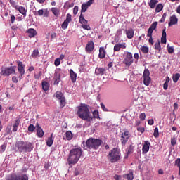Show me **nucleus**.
I'll list each match as a JSON object with an SVG mask.
<instances>
[{
	"instance_id": "7c9ffc66",
	"label": "nucleus",
	"mask_w": 180,
	"mask_h": 180,
	"mask_svg": "<svg viewBox=\"0 0 180 180\" xmlns=\"http://www.w3.org/2000/svg\"><path fill=\"white\" fill-rule=\"evenodd\" d=\"M66 139L70 141L72 140V138L74 137V134H72V132L71 131H67L65 133Z\"/></svg>"
},
{
	"instance_id": "412c9836",
	"label": "nucleus",
	"mask_w": 180,
	"mask_h": 180,
	"mask_svg": "<svg viewBox=\"0 0 180 180\" xmlns=\"http://www.w3.org/2000/svg\"><path fill=\"white\" fill-rule=\"evenodd\" d=\"M120 49H126V44H116L114 46V51H120Z\"/></svg>"
},
{
	"instance_id": "6e6d98bb",
	"label": "nucleus",
	"mask_w": 180,
	"mask_h": 180,
	"mask_svg": "<svg viewBox=\"0 0 180 180\" xmlns=\"http://www.w3.org/2000/svg\"><path fill=\"white\" fill-rule=\"evenodd\" d=\"M54 64H55L56 67H58V65H59L60 64H61V62H60V58H56V59L55 60Z\"/></svg>"
},
{
	"instance_id": "aec40b11",
	"label": "nucleus",
	"mask_w": 180,
	"mask_h": 180,
	"mask_svg": "<svg viewBox=\"0 0 180 180\" xmlns=\"http://www.w3.org/2000/svg\"><path fill=\"white\" fill-rule=\"evenodd\" d=\"M27 33L30 38L34 37L37 34V32L33 28L28 29Z\"/></svg>"
},
{
	"instance_id": "20e7f679",
	"label": "nucleus",
	"mask_w": 180,
	"mask_h": 180,
	"mask_svg": "<svg viewBox=\"0 0 180 180\" xmlns=\"http://www.w3.org/2000/svg\"><path fill=\"white\" fill-rule=\"evenodd\" d=\"M81 155H82V149H81V148H75L71 149L70 150L69 156L68 158L69 165L77 164L78 161H79Z\"/></svg>"
},
{
	"instance_id": "37998d69",
	"label": "nucleus",
	"mask_w": 180,
	"mask_h": 180,
	"mask_svg": "<svg viewBox=\"0 0 180 180\" xmlns=\"http://www.w3.org/2000/svg\"><path fill=\"white\" fill-rule=\"evenodd\" d=\"M127 154H132L134 150V146H133L132 145H130L128 148H127Z\"/></svg>"
},
{
	"instance_id": "ea45409f",
	"label": "nucleus",
	"mask_w": 180,
	"mask_h": 180,
	"mask_svg": "<svg viewBox=\"0 0 180 180\" xmlns=\"http://www.w3.org/2000/svg\"><path fill=\"white\" fill-rule=\"evenodd\" d=\"M34 130H36V127H34L33 124H30L28 127V131L33 133Z\"/></svg>"
},
{
	"instance_id": "680f3d73",
	"label": "nucleus",
	"mask_w": 180,
	"mask_h": 180,
	"mask_svg": "<svg viewBox=\"0 0 180 180\" xmlns=\"http://www.w3.org/2000/svg\"><path fill=\"white\" fill-rule=\"evenodd\" d=\"M60 79H53V85H58L60 84Z\"/></svg>"
},
{
	"instance_id": "603ef678",
	"label": "nucleus",
	"mask_w": 180,
	"mask_h": 180,
	"mask_svg": "<svg viewBox=\"0 0 180 180\" xmlns=\"http://www.w3.org/2000/svg\"><path fill=\"white\" fill-rule=\"evenodd\" d=\"M167 18V13H163L162 18L160 20V23H162L164 22H165V19Z\"/></svg>"
},
{
	"instance_id": "8fccbe9b",
	"label": "nucleus",
	"mask_w": 180,
	"mask_h": 180,
	"mask_svg": "<svg viewBox=\"0 0 180 180\" xmlns=\"http://www.w3.org/2000/svg\"><path fill=\"white\" fill-rule=\"evenodd\" d=\"M167 51L169 54H172V53H174V46H169V45H167Z\"/></svg>"
},
{
	"instance_id": "c9c22d12",
	"label": "nucleus",
	"mask_w": 180,
	"mask_h": 180,
	"mask_svg": "<svg viewBox=\"0 0 180 180\" xmlns=\"http://www.w3.org/2000/svg\"><path fill=\"white\" fill-rule=\"evenodd\" d=\"M33 13L35 16H37V15H39V16H43L44 11H43V9H41L38 11H34Z\"/></svg>"
},
{
	"instance_id": "69168bd1",
	"label": "nucleus",
	"mask_w": 180,
	"mask_h": 180,
	"mask_svg": "<svg viewBox=\"0 0 180 180\" xmlns=\"http://www.w3.org/2000/svg\"><path fill=\"white\" fill-rule=\"evenodd\" d=\"M95 0H89L86 4L89 6H91L92 5V4H94V1Z\"/></svg>"
},
{
	"instance_id": "7ed1b4c3",
	"label": "nucleus",
	"mask_w": 180,
	"mask_h": 180,
	"mask_svg": "<svg viewBox=\"0 0 180 180\" xmlns=\"http://www.w3.org/2000/svg\"><path fill=\"white\" fill-rule=\"evenodd\" d=\"M33 144L30 142L18 141L15 145V150L18 153H30L33 151Z\"/></svg>"
},
{
	"instance_id": "c756f323",
	"label": "nucleus",
	"mask_w": 180,
	"mask_h": 180,
	"mask_svg": "<svg viewBox=\"0 0 180 180\" xmlns=\"http://www.w3.org/2000/svg\"><path fill=\"white\" fill-rule=\"evenodd\" d=\"M50 88V84L47 82H42V89L44 91H48Z\"/></svg>"
},
{
	"instance_id": "473e14b6",
	"label": "nucleus",
	"mask_w": 180,
	"mask_h": 180,
	"mask_svg": "<svg viewBox=\"0 0 180 180\" xmlns=\"http://www.w3.org/2000/svg\"><path fill=\"white\" fill-rule=\"evenodd\" d=\"M51 12L54 14V16H58V15H60V9L58 8L53 7L51 8Z\"/></svg>"
},
{
	"instance_id": "09e8293b",
	"label": "nucleus",
	"mask_w": 180,
	"mask_h": 180,
	"mask_svg": "<svg viewBox=\"0 0 180 180\" xmlns=\"http://www.w3.org/2000/svg\"><path fill=\"white\" fill-rule=\"evenodd\" d=\"M6 134H11L12 128L11 127V125L7 126V127L6 129Z\"/></svg>"
},
{
	"instance_id": "13d9d810",
	"label": "nucleus",
	"mask_w": 180,
	"mask_h": 180,
	"mask_svg": "<svg viewBox=\"0 0 180 180\" xmlns=\"http://www.w3.org/2000/svg\"><path fill=\"white\" fill-rule=\"evenodd\" d=\"M9 2L10 5H11L13 8H15V6H18V5H16V2L14 0H9Z\"/></svg>"
},
{
	"instance_id": "423d86ee",
	"label": "nucleus",
	"mask_w": 180,
	"mask_h": 180,
	"mask_svg": "<svg viewBox=\"0 0 180 180\" xmlns=\"http://www.w3.org/2000/svg\"><path fill=\"white\" fill-rule=\"evenodd\" d=\"M124 58L123 60L124 64L127 65V67H130L131 64H133L134 60H133V54L130 52H124Z\"/></svg>"
},
{
	"instance_id": "338daca9",
	"label": "nucleus",
	"mask_w": 180,
	"mask_h": 180,
	"mask_svg": "<svg viewBox=\"0 0 180 180\" xmlns=\"http://www.w3.org/2000/svg\"><path fill=\"white\" fill-rule=\"evenodd\" d=\"M137 130L138 131H140V133H144L145 131L144 127H139Z\"/></svg>"
},
{
	"instance_id": "774afa93",
	"label": "nucleus",
	"mask_w": 180,
	"mask_h": 180,
	"mask_svg": "<svg viewBox=\"0 0 180 180\" xmlns=\"http://www.w3.org/2000/svg\"><path fill=\"white\" fill-rule=\"evenodd\" d=\"M11 23H15V15H11Z\"/></svg>"
},
{
	"instance_id": "72a5a7b5",
	"label": "nucleus",
	"mask_w": 180,
	"mask_h": 180,
	"mask_svg": "<svg viewBox=\"0 0 180 180\" xmlns=\"http://www.w3.org/2000/svg\"><path fill=\"white\" fill-rule=\"evenodd\" d=\"M164 9V5H162V4H159L156 8H155V11L158 13V12H161V11Z\"/></svg>"
},
{
	"instance_id": "4c0bfd02",
	"label": "nucleus",
	"mask_w": 180,
	"mask_h": 180,
	"mask_svg": "<svg viewBox=\"0 0 180 180\" xmlns=\"http://www.w3.org/2000/svg\"><path fill=\"white\" fill-rule=\"evenodd\" d=\"M180 78V74L176 73L174 75H173V81L174 82H178V80Z\"/></svg>"
},
{
	"instance_id": "4468645a",
	"label": "nucleus",
	"mask_w": 180,
	"mask_h": 180,
	"mask_svg": "<svg viewBox=\"0 0 180 180\" xmlns=\"http://www.w3.org/2000/svg\"><path fill=\"white\" fill-rule=\"evenodd\" d=\"M25 65H23V62H20V61L18 62V72L20 74V76L18 77V78H20V79L22 78V77H23V75H25Z\"/></svg>"
},
{
	"instance_id": "0e129e2a",
	"label": "nucleus",
	"mask_w": 180,
	"mask_h": 180,
	"mask_svg": "<svg viewBox=\"0 0 180 180\" xmlns=\"http://www.w3.org/2000/svg\"><path fill=\"white\" fill-rule=\"evenodd\" d=\"M148 124H149L150 126H153V124H154V120L150 119L148 121Z\"/></svg>"
},
{
	"instance_id": "c85d7f7f",
	"label": "nucleus",
	"mask_w": 180,
	"mask_h": 180,
	"mask_svg": "<svg viewBox=\"0 0 180 180\" xmlns=\"http://www.w3.org/2000/svg\"><path fill=\"white\" fill-rule=\"evenodd\" d=\"M53 134H51V136L48 138L46 146H48V147H51L53 146Z\"/></svg>"
},
{
	"instance_id": "39448f33",
	"label": "nucleus",
	"mask_w": 180,
	"mask_h": 180,
	"mask_svg": "<svg viewBox=\"0 0 180 180\" xmlns=\"http://www.w3.org/2000/svg\"><path fill=\"white\" fill-rule=\"evenodd\" d=\"M108 159L110 161L112 164L115 162H117L119 160H120V150L117 148H112L108 155Z\"/></svg>"
},
{
	"instance_id": "0eeeda50",
	"label": "nucleus",
	"mask_w": 180,
	"mask_h": 180,
	"mask_svg": "<svg viewBox=\"0 0 180 180\" xmlns=\"http://www.w3.org/2000/svg\"><path fill=\"white\" fill-rule=\"evenodd\" d=\"M11 74H16L15 67L11 66L1 68V75H4V77H9Z\"/></svg>"
},
{
	"instance_id": "bf43d9fd",
	"label": "nucleus",
	"mask_w": 180,
	"mask_h": 180,
	"mask_svg": "<svg viewBox=\"0 0 180 180\" xmlns=\"http://www.w3.org/2000/svg\"><path fill=\"white\" fill-rule=\"evenodd\" d=\"M139 119L141 120H146V113L145 112L141 113V115L139 116Z\"/></svg>"
},
{
	"instance_id": "e2e57ef3",
	"label": "nucleus",
	"mask_w": 180,
	"mask_h": 180,
	"mask_svg": "<svg viewBox=\"0 0 180 180\" xmlns=\"http://www.w3.org/2000/svg\"><path fill=\"white\" fill-rule=\"evenodd\" d=\"M73 13L75 15H77L78 13V6H75L73 8Z\"/></svg>"
},
{
	"instance_id": "49530a36",
	"label": "nucleus",
	"mask_w": 180,
	"mask_h": 180,
	"mask_svg": "<svg viewBox=\"0 0 180 180\" xmlns=\"http://www.w3.org/2000/svg\"><path fill=\"white\" fill-rule=\"evenodd\" d=\"M19 126V122L16 121L13 124V131H18V127Z\"/></svg>"
},
{
	"instance_id": "5701e85b",
	"label": "nucleus",
	"mask_w": 180,
	"mask_h": 180,
	"mask_svg": "<svg viewBox=\"0 0 180 180\" xmlns=\"http://www.w3.org/2000/svg\"><path fill=\"white\" fill-rule=\"evenodd\" d=\"M105 57H106V51H105V48L100 47L98 58H105Z\"/></svg>"
},
{
	"instance_id": "f257e3e1",
	"label": "nucleus",
	"mask_w": 180,
	"mask_h": 180,
	"mask_svg": "<svg viewBox=\"0 0 180 180\" xmlns=\"http://www.w3.org/2000/svg\"><path fill=\"white\" fill-rule=\"evenodd\" d=\"M77 109V115L82 120H85L86 122H92L94 120V117L91 115L88 104L80 103Z\"/></svg>"
},
{
	"instance_id": "c03bdc74",
	"label": "nucleus",
	"mask_w": 180,
	"mask_h": 180,
	"mask_svg": "<svg viewBox=\"0 0 180 180\" xmlns=\"http://www.w3.org/2000/svg\"><path fill=\"white\" fill-rule=\"evenodd\" d=\"M155 50L161 51V42H160V41H158V42L155 44Z\"/></svg>"
},
{
	"instance_id": "f03ea898",
	"label": "nucleus",
	"mask_w": 180,
	"mask_h": 180,
	"mask_svg": "<svg viewBox=\"0 0 180 180\" xmlns=\"http://www.w3.org/2000/svg\"><path fill=\"white\" fill-rule=\"evenodd\" d=\"M103 141L101 139L89 138L86 141L82 142V147L84 150H98L101 147Z\"/></svg>"
},
{
	"instance_id": "a18cd8bd",
	"label": "nucleus",
	"mask_w": 180,
	"mask_h": 180,
	"mask_svg": "<svg viewBox=\"0 0 180 180\" xmlns=\"http://www.w3.org/2000/svg\"><path fill=\"white\" fill-rule=\"evenodd\" d=\"M157 25H158V22H154L150 27H149V29H152V30H155V29H157Z\"/></svg>"
},
{
	"instance_id": "2eb2a0df",
	"label": "nucleus",
	"mask_w": 180,
	"mask_h": 180,
	"mask_svg": "<svg viewBox=\"0 0 180 180\" xmlns=\"http://www.w3.org/2000/svg\"><path fill=\"white\" fill-rule=\"evenodd\" d=\"M150 146H151V143L148 141L144 142L142 148V154H147L150 151Z\"/></svg>"
},
{
	"instance_id": "a878e982",
	"label": "nucleus",
	"mask_w": 180,
	"mask_h": 180,
	"mask_svg": "<svg viewBox=\"0 0 180 180\" xmlns=\"http://www.w3.org/2000/svg\"><path fill=\"white\" fill-rule=\"evenodd\" d=\"M53 79H61V69L57 68L53 75Z\"/></svg>"
},
{
	"instance_id": "f704fd0d",
	"label": "nucleus",
	"mask_w": 180,
	"mask_h": 180,
	"mask_svg": "<svg viewBox=\"0 0 180 180\" xmlns=\"http://www.w3.org/2000/svg\"><path fill=\"white\" fill-rule=\"evenodd\" d=\"M89 7V6L88 4H86V3L83 4L82 5L81 13H82L83 12L84 13L86 11H88Z\"/></svg>"
},
{
	"instance_id": "6e6552de",
	"label": "nucleus",
	"mask_w": 180,
	"mask_h": 180,
	"mask_svg": "<svg viewBox=\"0 0 180 180\" xmlns=\"http://www.w3.org/2000/svg\"><path fill=\"white\" fill-rule=\"evenodd\" d=\"M143 84L146 86H148L151 84V77H150V70L145 69L143 74Z\"/></svg>"
},
{
	"instance_id": "a19ab883",
	"label": "nucleus",
	"mask_w": 180,
	"mask_h": 180,
	"mask_svg": "<svg viewBox=\"0 0 180 180\" xmlns=\"http://www.w3.org/2000/svg\"><path fill=\"white\" fill-rule=\"evenodd\" d=\"M141 50L143 54H147L149 51L148 47L144 46L141 48Z\"/></svg>"
},
{
	"instance_id": "6ab92c4d",
	"label": "nucleus",
	"mask_w": 180,
	"mask_h": 180,
	"mask_svg": "<svg viewBox=\"0 0 180 180\" xmlns=\"http://www.w3.org/2000/svg\"><path fill=\"white\" fill-rule=\"evenodd\" d=\"M94 47H95V46L94 45V41H89L86 46V51L88 53H91V51H94Z\"/></svg>"
},
{
	"instance_id": "bb28decb",
	"label": "nucleus",
	"mask_w": 180,
	"mask_h": 180,
	"mask_svg": "<svg viewBox=\"0 0 180 180\" xmlns=\"http://www.w3.org/2000/svg\"><path fill=\"white\" fill-rule=\"evenodd\" d=\"M161 43L162 44H165L167 43V32H165V29H163L162 30Z\"/></svg>"
},
{
	"instance_id": "3c124183",
	"label": "nucleus",
	"mask_w": 180,
	"mask_h": 180,
	"mask_svg": "<svg viewBox=\"0 0 180 180\" xmlns=\"http://www.w3.org/2000/svg\"><path fill=\"white\" fill-rule=\"evenodd\" d=\"M41 75H43V72L39 71L38 74H35L34 75V77L35 78V79H39L41 77Z\"/></svg>"
},
{
	"instance_id": "79ce46f5",
	"label": "nucleus",
	"mask_w": 180,
	"mask_h": 180,
	"mask_svg": "<svg viewBox=\"0 0 180 180\" xmlns=\"http://www.w3.org/2000/svg\"><path fill=\"white\" fill-rule=\"evenodd\" d=\"M37 56H39V50L38 49H35L33 51L31 57H33V58H36V57H37Z\"/></svg>"
},
{
	"instance_id": "dca6fc26",
	"label": "nucleus",
	"mask_w": 180,
	"mask_h": 180,
	"mask_svg": "<svg viewBox=\"0 0 180 180\" xmlns=\"http://www.w3.org/2000/svg\"><path fill=\"white\" fill-rule=\"evenodd\" d=\"M15 9L16 11H18L21 15L24 16V18H26V15L27 13V9H25V7L22 6H15Z\"/></svg>"
},
{
	"instance_id": "f8f14e48",
	"label": "nucleus",
	"mask_w": 180,
	"mask_h": 180,
	"mask_svg": "<svg viewBox=\"0 0 180 180\" xmlns=\"http://www.w3.org/2000/svg\"><path fill=\"white\" fill-rule=\"evenodd\" d=\"M56 98L60 101V108H64L65 106V97H64V94L60 91H57L55 95Z\"/></svg>"
},
{
	"instance_id": "4d7b16f0",
	"label": "nucleus",
	"mask_w": 180,
	"mask_h": 180,
	"mask_svg": "<svg viewBox=\"0 0 180 180\" xmlns=\"http://www.w3.org/2000/svg\"><path fill=\"white\" fill-rule=\"evenodd\" d=\"M174 165H176V167H178V168H180V158H177V159L175 160Z\"/></svg>"
},
{
	"instance_id": "052dcab7",
	"label": "nucleus",
	"mask_w": 180,
	"mask_h": 180,
	"mask_svg": "<svg viewBox=\"0 0 180 180\" xmlns=\"http://www.w3.org/2000/svg\"><path fill=\"white\" fill-rule=\"evenodd\" d=\"M175 144H176V139L172 138L171 139V145L174 146H175Z\"/></svg>"
},
{
	"instance_id": "de8ad7c7",
	"label": "nucleus",
	"mask_w": 180,
	"mask_h": 180,
	"mask_svg": "<svg viewBox=\"0 0 180 180\" xmlns=\"http://www.w3.org/2000/svg\"><path fill=\"white\" fill-rule=\"evenodd\" d=\"M153 136H154V137H155V139H157V137H158L160 136V134L158 132V127L155 128Z\"/></svg>"
},
{
	"instance_id": "9d476101",
	"label": "nucleus",
	"mask_w": 180,
	"mask_h": 180,
	"mask_svg": "<svg viewBox=\"0 0 180 180\" xmlns=\"http://www.w3.org/2000/svg\"><path fill=\"white\" fill-rule=\"evenodd\" d=\"M79 20V23L82 25V27H83L84 30H91V26H89V24H88V20L85 19L82 13L80 14Z\"/></svg>"
},
{
	"instance_id": "a211bd4d",
	"label": "nucleus",
	"mask_w": 180,
	"mask_h": 180,
	"mask_svg": "<svg viewBox=\"0 0 180 180\" xmlns=\"http://www.w3.org/2000/svg\"><path fill=\"white\" fill-rule=\"evenodd\" d=\"M37 136L39 137V139H41V137L44 136V131L39 123H37Z\"/></svg>"
},
{
	"instance_id": "5fc2aeb1",
	"label": "nucleus",
	"mask_w": 180,
	"mask_h": 180,
	"mask_svg": "<svg viewBox=\"0 0 180 180\" xmlns=\"http://www.w3.org/2000/svg\"><path fill=\"white\" fill-rule=\"evenodd\" d=\"M154 32V30H152L151 28L148 29V37H153V32Z\"/></svg>"
},
{
	"instance_id": "9b49d317",
	"label": "nucleus",
	"mask_w": 180,
	"mask_h": 180,
	"mask_svg": "<svg viewBox=\"0 0 180 180\" xmlns=\"http://www.w3.org/2000/svg\"><path fill=\"white\" fill-rule=\"evenodd\" d=\"M129 139H130V132L129 131H124L122 133L120 140L122 146H126V143H127Z\"/></svg>"
},
{
	"instance_id": "864d4df0",
	"label": "nucleus",
	"mask_w": 180,
	"mask_h": 180,
	"mask_svg": "<svg viewBox=\"0 0 180 180\" xmlns=\"http://www.w3.org/2000/svg\"><path fill=\"white\" fill-rule=\"evenodd\" d=\"M101 109L104 111V112H109V110H108V108H106V107L105 106V104H103V103H101Z\"/></svg>"
},
{
	"instance_id": "b1692460",
	"label": "nucleus",
	"mask_w": 180,
	"mask_h": 180,
	"mask_svg": "<svg viewBox=\"0 0 180 180\" xmlns=\"http://www.w3.org/2000/svg\"><path fill=\"white\" fill-rule=\"evenodd\" d=\"M105 71L106 70L105 68H96L95 70V74L96 75H103Z\"/></svg>"
},
{
	"instance_id": "f3484780",
	"label": "nucleus",
	"mask_w": 180,
	"mask_h": 180,
	"mask_svg": "<svg viewBox=\"0 0 180 180\" xmlns=\"http://www.w3.org/2000/svg\"><path fill=\"white\" fill-rule=\"evenodd\" d=\"M169 27H171V26H174V25H176L178 23V18L175 14L172 15L169 18Z\"/></svg>"
},
{
	"instance_id": "e433bc0d",
	"label": "nucleus",
	"mask_w": 180,
	"mask_h": 180,
	"mask_svg": "<svg viewBox=\"0 0 180 180\" xmlns=\"http://www.w3.org/2000/svg\"><path fill=\"white\" fill-rule=\"evenodd\" d=\"M7 143H4L3 145L0 147V153L2 154V153H5V150H6Z\"/></svg>"
},
{
	"instance_id": "393cba45",
	"label": "nucleus",
	"mask_w": 180,
	"mask_h": 180,
	"mask_svg": "<svg viewBox=\"0 0 180 180\" xmlns=\"http://www.w3.org/2000/svg\"><path fill=\"white\" fill-rule=\"evenodd\" d=\"M70 76L72 82H75L77 81V73H75L72 69H70Z\"/></svg>"
},
{
	"instance_id": "1a4fd4ad",
	"label": "nucleus",
	"mask_w": 180,
	"mask_h": 180,
	"mask_svg": "<svg viewBox=\"0 0 180 180\" xmlns=\"http://www.w3.org/2000/svg\"><path fill=\"white\" fill-rule=\"evenodd\" d=\"M6 180H29V175L26 174H19V175L12 174Z\"/></svg>"
},
{
	"instance_id": "58836bf2",
	"label": "nucleus",
	"mask_w": 180,
	"mask_h": 180,
	"mask_svg": "<svg viewBox=\"0 0 180 180\" xmlns=\"http://www.w3.org/2000/svg\"><path fill=\"white\" fill-rule=\"evenodd\" d=\"M92 113H93V117L94 119H101V117H99V111L94 110Z\"/></svg>"
},
{
	"instance_id": "4be33fe9",
	"label": "nucleus",
	"mask_w": 180,
	"mask_h": 180,
	"mask_svg": "<svg viewBox=\"0 0 180 180\" xmlns=\"http://www.w3.org/2000/svg\"><path fill=\"white\" fill-rule=\"evenodd\" d=\"M126 34L127 39H133V37L134 36V30H133V28H129V30H127Z\"/></svg>"
},
{
	"instance_id": "2f4dec72",
	"label": "nucleus",
	"mask_w": 180,
	"mask_h": 180,
	"mask_svg": "<svg viewBox=\"0 0 180 180\" xmlns=\"http://www.w3.org/2000/svg\"><path fill=\"white\" fill-rule=\"evenodd\" d=\"M124 178L127 176V180H133L134 179V176H133V172L130 171L129 174L124 175Z\"/></svg>"
},
{
	"instance_id": "ddd939ff",
	"label": "nucleus",
	"mask_w": 180,
	"mask_h": 180,
	"mask_svg": "<svg viewBox=\"0 0 180 180\" xmlns=\"http://www.w3.org/2000/svg\"><path fill=\"white\" fill-rule=\"evenodd\" d=\"M70 22H72V18L71 14L68 13L66 15V19L64 20V22L61 25L62 29H63V30H65V29L68 27V24L70 23Z\"/></svg>"
},
{
	"instance_id": "cd10ccee",
	"label": "nucleus",
	"mask_w": 180,
	"mask_h": 180,
	"mask_svg": "<svg viewBox=\"0 0 180 180\" xmlns=\"http://www.w3.org/2000/svg\"><path fill=\"white\" fill-rule=\"evenodd\" d=\"M158 0H150L149 2V6L151 9H154L155 6L158 4Z\"/></svg>"
}]
</instances>
